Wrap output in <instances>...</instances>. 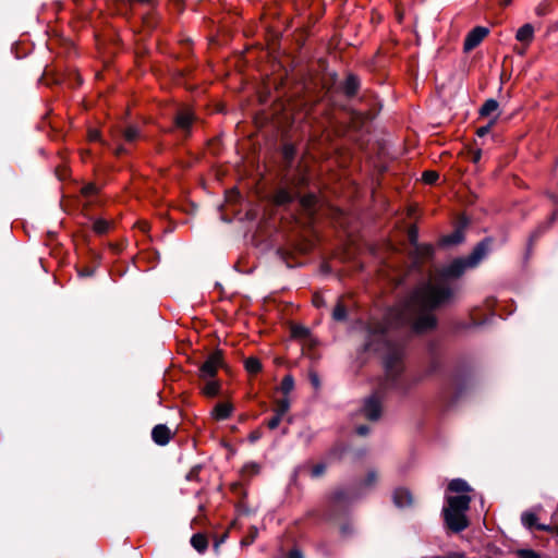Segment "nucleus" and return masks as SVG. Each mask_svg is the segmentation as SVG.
<instances>
[{"instance_id": "nucleus-14", "label": "nucleus", "mask_w": 558, "mask_h": 558, "mask_svg": "<svg viewBox=\"0 0 558 558\" xmlns=\"http://www.w3.org/2000/svg\"><path fill=\"white\" fill-rule=\"evenodd\" d=\"M191 544L198 553H204L208 546L207 538L199 533L192 536Z\"/></svg>"}, {"instance_id": "nucleus-48", "label": "nucleus", "mask_w": 558, "mask_h": 558, "mask_svg": "<svg viewBox=\"0 0 558 558\" xmlns=\"http://www.w3.org/2000/svg\"><path fill=\"white\" fill-rule=\"evenodd\" d=\"M124 151H125L124 147L119 146V147L116 149L114 154H116L117 156H119V155L123 154Z\"/></svg>"}, {"instance_id": "nucleus-32", "label": "nucleus", "mask_w": 558, "mask_h": 558, "mask_svg": "<svg viewBox=\"0 0 558 558\" xmlns=\"http://www.w3.org/2000/svg\"><path fill=\"white\" fill-rule=\"evenodd\" d=\"M378 480V474L376 471H369L364 480L365 486L374 485Z\"/></svg>"}, {"instance_id": "nucleus-34", "label": "nucleus", "mask_w": 558, "mask_h": 558, "mask_svg": "<svg viewBox=\"0 0 558 558\" xmlns=\"http://www.w3.org/2000/svg\"><path fill=\"white\" fill-rule=\"evenodd\" d=\"M283 416L275 413V415L267 422V426L270 428V429H275L279 426L281 420H282Z\"/></svg>"}, {"instance_id": "nucleus-56", "label": "nucleus", "mask_w": 558, "mask_h": 558, "mask_svg": "<svg viewBox=\"0 0 558 558\" xmlns=\"http://www.w3.org/2000/svg\"><path fill=\"white\" fill-rule=\"evenodd\" d=\"M319 303H320V300H318V298L315 299V305H318Z\"/></svg>"}, {"instance_id": "nucleus-49", "label": "nucleus", "mask_w": 558, "mask_h": 558, "mask_svg": "<svg viewBox=\"0 0 558 558\" xmlns=\"http://www.w3.org/2000/svg\"><path fill=\"white\" fill-rule=\"evenodd\" d=\"M481 158V153L480 151H476L474 155H473V161L474 162H477Z\"/></svg>"}, {"instance_id": "nucleus-47", "label": "nucleus", "mask_w": 558, "mask_h": 558, "mask_svg": "<svg viewBox=\"0 0 558 558\" xmlns=\"http://www.w3.org/2000/svg\"><path fill=\"white\" fill-rule=\"evenodd\" d=\"M292 155H293V149L291 147H286L284 148L286 158L290 159V158H292Z\"/></svg>"}, {"instance_id": "nucleus-53", "label": "nucleus", "mask_w": 558, "mask_h": 558, "mask_svg": "<svg viewBox=\"0 0 558 558\" xmlns=\"http://www.w3.org/2000/svg\"><path fill=\"white\" fill-rule=\"evenodd\" d=\"M141 228H142L143 231H147L148 230V225L146 222H143L141 225Z\"/></svg>"}, {"instance_id": "nucleus-43", "label": "nucleus", "mask_w": 558, "mask_h": 558, "mask_svg": "<svg viewBox=\"0 0 558 558\" xmlns=\"http://www.w3.org/2000/svg\"><path fill=\"white\" fill-rule=\"evenodd\" d=\"M436 558H465L464 555L460 554V553H450L448 555H445V556H438Z\"/></svg>"}, {"instance_id": "nucleus-42", "label": "nucleus", "mask_w": 558, "mask_h": 558, "mask_svg": "<svg viewBox=\"0 0 558 558\" xmlns=\"http://www.w3.org/2000/svg\"><path fill=\"white\" fill-rule=\"evenodd\" d=\"M94 271H95L94 268L86 267L84 269L78 270V274L82 277H89V276L94 275Z\"/></svg>"}, {"instance_id": "nucleus-24", "label": "nucleus", "mask_w": 558, "mask_h": 558, "mask_svg": "<svg viewBox=\"0 0 558 558\" xmlns=\"http://www.w3.org/2000/svg\"><path fill=\"white\" fill-rule=\"evenodd\" d=\"M461 241H462V233L460 230H457L452 234L445 236L441 242L445 245H450V244H458Z\"/></svg>"}, {"instance_id": "nucleus-26", "label": "nucleus", "mask_w": 558, "mask_h": 558, "mask_svg": "<svg viewBox=\"0 0 558 558\" xmlns=\"http://www.w3.org/2000/svg\"><path fill=\"white\" fill-rule=\"evenodd\" d=\"M300 203L304 209L310 211L316 203V196L313 194L304 195L301 197Z\"/></svg>"}, {"instance_id": "nucleus-36", "label": "nucleus", "mask_w": 558, "mask_h": 558, "mask_svg": "<svg viewBox=\"0 0 558 558\" xmlns=\"http://www.w3.org/2000/svg\"><path fill=\"white\" fill-rule=\"evenodd\" d=\"M96 192H97V187H96V185H95V184H92V183H89V184L85 185V186L82 189V193H83V195H85V196L94 195V194H96Z\"/></svg>"}, {"instance_id": "nucleus-8", "label": "nucleus", "mask_w": 558, "mask_h": 558, "mask_svg": "<svg viewBox=\"0 0 558 558\" xmlns=\"http://www.w3.org/2000/svg\"><path fill=\"white\" fill-rule=\"evenodd\" d=\"M172 436L173 433L167 425L163 424L156 425L151 430V438L159 446L167 445Z\"/></svg>"}, {"instance_id": "nucleus-31", "label": "nucleus", "mask_w": 558, "mask_h": 558, "mask_svg": "<svg viewBox=\"0 0 558 558\" xmlns=\"http://www.w3.org/2000/svg\"><path fill=\"white\" fill-rule=\"evenodd\" d=\"M438 173L436 171H425L423 172V180L425 183L433 184L438 179Z\"/></svg>"}, {"instance_id": "nucleus-51", "label": "nucleus", "mask_w": 558, "mask_h": 558, "mask_svg": "<svg viewBox=\"0 0 558 558\" xmlns=\"http://www.w3.org/2000/svg\"><path fill=\"white\" fill-rule=\"evenodd\" d=\"M225 538H226V535H225L222 538H220V541H218V542L215 544V548H216V549H218V548H219V545L225 541Z\"/></svg>"}, {"instance_id": "nucleus-20", "label": "nucleus", "mask_w": 558, "mask_h": 558, "mask_svg": "<svg viewBox=\"0 0 558 558\" xmlns=\"http://www.w3.org/2000/svg\"><path fill=\"white\" fill-rule=\"evenodd\" d=\"M498 102L495 99H488L485 101L483 107L481 108L482 116H490L493 112L497 111Z\"/></svg>"}, {"instance_id": "nucleus-19", "label": "nucleus", "mask_w": 558, "mask_h": 558, "mask_svg": "<svg viewBox=\"0 0 558 558\" xmlns=\"http://www.w3.org/2000/svg\"><path fill=\"white\" fill-rule=\"evenodd\" d=\"M359 81L355 76H349L344 84V92L348 96H353L357 92Z\"/></svg>"}, {"instance_id": "nucleus-33", "label": "nucleus", "mask_w": 558, "mask_h": 558, "mask_svg": "<svg viewBox=\"0 0 558 558\" xmlns=\"http://www.w3.org/2000/svg\"><path fill=\"white\" fill-rule=\"evenodd\" d=\"M519 558H537L538 554L532 549H520L517 551Z\"/></svg>"}, {"instance_id": "nucleus-9", "label": "nucleus", "mask_w": 558, "mask_h": 558, "mask_svg": "<svg viewBox=\"0 0 558 558\" xmlns=\"http://www.w3.org/2000/svg\"><path fill=\"white\" fill-rule=\"evenodd\" d=\"M534 37V27L531 24H524L521 26L515 35L517 40L521 43H531Z\"/></svg>"}, {"instance_id": "nucleus-17", "label": "nucleus", "mask_w": 558, "mask_h": 558, "mask_svg": "<svg viewBox=\"0 0 558 558\" xmlns=\"http://www.w3.org/2000/svg\"><path fill=\"white\" fill-rule=\"evenodd\" d=\"M290 409V401L288 398H282L276 401L274 413L284 416Z\"/></svg>"}, {"instance_id": "nucleus-41", "label": "nucleus", "mask_w": 558, "mask_h": 558, "mask_svg": "<svg viewBox=\"0 0 558 558\" xmlns=\"http://www.w3.org/2000/svg\"><path fill=\"white\" fill-rule=\"evenodd\" d=\"M492 124H493V123H489V124H488V125H486V126L478 128V129H477V131H476L477 135H478V136H484V135H486V134L489 132V130H490V128H492Z\"/></svg>"}, {"instance_id": "nucleus-11", "label": "nucleus", "mask_w": 558, "mask_h": 558, "mask_svg": "<svg viewBox=\"0 0 558 558\" xmlns=\"http://www.w3.org/2000/svg\"><path fill=\"white\" fill-rule=\"evenodd\" d=\"M232 405L230 403H218L213 411L217 420H226L231 415Z\"/></svg>"}, {"instance_id": "nucleus-28", "label": "nucleus", "mask_w": 558, "mask_h": 558, "mask_svg": "<svg viewBox=\"0 0 558 558\" xmlns=\"http://www.w3.org/2000/svg\"><path fill=\"white\" fill-rule=\"evenodd\" d=\"M258 530L255 526L250 529L248 534L241 541V545L248 546L251 545L255 538L257 537Z\"/></svg>"}, {"instance_id": "nucleus-40", "label": "nucleus", "mask_w": 558, "mask_h": 558, "mask_svg": "<svg viewBox=\"0 0 558 558\" xmlns=\"http://www.w3.org/2000/svg\"><path fill=\"white\" fill-rule=\"evenodd\" d=\"M244 470L252 474H256L259 470V466L255 463H251V464L245 465Z\"/></svg>"}, {"instance_id": "nucleus-35", "label": "nucleus", "mask_w": 558, "mask_h": 558, "mask_svg": "<svg viewBox=\"0 0 558 558\" xmlns=\"http://www.w3.org/2000/svg\"><path fill=\"white\" fill-rule=\"evenodd\" d=\"M292 333L294 337L305 338L308 335V330L305 327L296 326L293 327Z\"/></svg>"}, {"instance_id": "nucleus-54", "label": "nucleus", "mask_w": 558, "mask_h": 558, "mask_svg": "<svg viewBox=\"0 0 558 558\" xmlns=\"http://www.w3.org/2000/svg\"><path fill=\"white\" fill-rule=\"evenodd\" d=\"M372 347H373V342H372V341H369V342L367 343V348H368V349H371Z\"/></svg>"}, {"instance_id": "nucleus-38", "label": "nucleus", "mask_w": 558, "mask_h": 558, "mask_svg": "<svg viewBox=\"0 0 558 558\" xmlns=\"http://www.w3.org/2000/svg\"><path fill=\"white\" fill-rule=\"evenodd\" d=\"M335 501H341L345 498V492L342 489L336 490L332 495Z\"/></svg>"}, {"instance_id": "nucleus-39", "label": "nucleus", "mask_w": 558, "mask_h": 558, "mask_svg": "<svg viewBox=\"0 0 558 558\" xmlns=\"http://www.w3.org/2000/svg\"><path fill=\"white\" fill-rule=\"evenodd\" d=\"M310 380L312 383V385L315 387V388H318L320 383H319V378H318V375L316 373H311L310 374Z\"/></svg>"}, {"instance_id": "nucleus-25", "label": "nucleus", "mask_w": 558, "mask_h": 558, "mask_svg": "<svg viewBox=\"0 0 558 558\" xmlns=\"http://www.w3.org/2000/svg\"><path fill=\"white\" fill-rule=\"evenodd\" d=\"M110 228V223L105 219H97L94 222L93 229L96 233L104 234L106 233Z\"/></svg>"}, {"instance_id": "nucleus-58", "label": "nucleus", "mask_w": 558, "mask_h": 558, "mask_svg": "<svg viewBox=\"0 0 558 558\" xmlns=\"http://www.w3.org/2000/svg\"><path fill=\"white\" fill-rule=\"evenodd\" d=\"M510 2H511V0H505L506 4H509Z\"/></svg>"}, {"instance_id": "nucleus-52", "label": "nucleus", "mask_w": 558, "mask_h": 558, "mask_svg": "<svg viewBox=\"0 0 558 558\" xmlns=\"http://www.w3.org/2000/svg\"><path fill=\"white\" fill-rule=\"evenodd\" d=\"M225 538H226V535H225L222 538H220V541H218V542L215 544V548H216V549H218V548H219V545L225 541Z\"/></svg>"}, {"instance_id": "nucleus-13", "label": "nucleus", "mask_w": 558, "mask_h": 558, "mask_svg": "<svg viewBox=\"0 0 558 558\" xmlns=\"http://www.w3.org/2000/svg\"><path fill=\"white\" fill-rule=\"evenodd\" d=\"M205 381L206 383H205L204 387L202 388L203 393L207 397L217 396L219 392V388H220L219 383L214 380V378L206 379Z\"/></svg>"}, {"instance_id": "nucleus-15", "label": "nucleus", "mask_w": 558, "mask_h": 558, "mask_svg": "<svg viewBox=\"0 0 558 558\" xmlns=\"http://www.w3.org/2000/svg\"><path fill=\"white\" fill-rule=\"evenodd\" d=\"M140 136H141L140 129L135 125H129L123 131V138L128 143H133V142L137 141L140 138Z\"/></svg>"}, {"instance_id": "nucleus-29", "label": "nucleus", "mask_w": 558, "mask_h": 558, "mask_svg": "<svg viewBox=\"0 0 558 558\" xmlns=\"http://www.w3.org/2000/svg\"><path fill=\"white\" fill-rule=\"evenodd\" d=\"M418 238V230L415 226H411L408 230V239L410 243L412 244L413 248L418 244L417 243Z\"/></svg>"}, {"instance_id": "nucleus-16", "label": "nucleus", "mask_w": 558, "mask_h": 558, "mask_svg": "<svg viewBox=\"0 0 558 558\" xmlns=\"http://www.w3.org/2000/svg\"><path fill=\"white\" fill-rule=\"evenodd\" d=\"M332 318L337 322L345 320L347 318V306L342 300H339L332 311Z\"/></svg>"}, {"instance_id": "nucleus-2", "label": "nucleus", "mask_w": 558, "mask_h": 558, "mask_svg": "<svg viewBox=\"0 0 558 558\" xmlns=\"http://www.w3.org/2000/svg\"><path fill=\"white\" fill-rule=\"evenodd\" d=\"M447 506L442 509L444 520L447 527L459 533L469 526L466 511L470 508L471 497L457 495L447 497Z\"/></svg>"}, {"instance_id": "nucleus-44", "label": "nucleus", "mask_w": 558, "mask_h": 558, "mask_svg": "<svg viewBox=\"0 0 558 558\" xmlns=\"http://www.w3.org/2000/svg\"><path fill=\"white\" fill-rule=\"evenodd\" d=\"M368 430H369V429H368V427H367V426H365V425H361V426H359V427L356 428V433H357L359 435H361V436H365V435H367V434H368Z\"/></svg>"}, {"instance_id": "nucleus-1", "label": "nucleus", "mask_w": 558, "mask_h": 558, "mask_svg": "<svg viewBox=\"0 0 558 558\" xmlns=\"http://www.w3.org/2000/svg\"><path fill=\"white\" fill-rule=\"evenodd\" d=\"M488 250V242H480L468 258L454 259L434 274L427 282L418 286L403 304L388 313L385 325L369 328L371 333L384 339L381 354L388 379L395 380L403 372V350L400 344L386 340V329L403 325H410L417 333L433 329L436 318L432 311L452 298L454 293L452 281L458 279L466 268L475 267Z\"/></svg>"}, {"instance_id": "nucleus-46", "label": "nucleus", "mask_w": 558, "mask_h": 558, "mask_svg": "<svg viewBox=\"0 0 558 558\" xmlns=\"http://www.w3.org/2000/svg\"><path fill=\"white\" fill-rule=\"evenodd\" d=\"M288 558H303V555L299 550H291Z\"/></svg>"}, {"instance_id": "nucleus-57", "label": "nucleus", "mask_w": 558, "mask_h": 558, "mask_svg": "<svg viewBox=\"0 0 558 558\" xmlns=\"http://www.w3.org/2000/svg\"><path fill=\"white\" fill-rule=\"evenodd\" d=\"M555 533L558 535V525L555 526Z\"/></svg>"}, {"instance_id": "nucleus-18", "label": "nucleus", "mask_w": 558, "mask_h": 558, "mask_svg": "<svg viewBox=\"0 0 558 558\" xmlns=\"http://www.w3.org/2000/svg\"><path fill=\"white\" fill-rule=\"evenodd\" d=\"M292 199L293 196L286 190H279L274 196V201L277 205L289 204Z\"/></svg>"}, {"instance_id": "nucleus-4", "label": "nucleus", "mask_w": 558, "mask_h": 558, "mask_svg": "<svg viewBox=\"0 0 558 558\" xmlns=\"http://www.w3.org/2000/svg\"><path fill=\"white\" fill-rule=\"evenodd\" d=\"M488 35V29L483 26L473 28L465 37L464 51L469 52L477 47L482 40Z\"/></svg>"}, {"instance_id": "nucleus-37", "label": "nucleus", "mask_w": 558, "mask_h": 558, "mask_svg": "<svg viewBox=\"0 0 558 558\" xmlns=\"http://www.w3.org/2000/svg\"><path fill=\"white\" fill-rule=\"evenodd\" d=\"M88 140L89 141H101L100 132L98 130H89L88 131Z\"/></svg>"}, {"instance_id": "nucleus-45", "label": "nucleus", "mask_w": 558, "mask_h": 558, "mask_svg": "<svg viewBox=\"0 0 558 558\" xmlns=\"http://www.w3.org/2000/svg\"><path fill=\"white\" fill-rule=\"evenodd\" d=\"M536 529L539 531L555 532V527H551L550 525H545V524H537Z\"/></svg>"}, {"instance_id": "nucleus-22", "label": "nucleus", "mask_w": 558, "mask_h": 558, "mask_svg": "<svg viewBox=\"0 0 558 558\" xmlns=\"http://www.w3.org/2000/svg\"><path fill=\"white\" fill-rule=\"evenodd\" d=\"M521 521L523 525L527 529H532L533 526L536 527L537 517L536 514L532 512H524L522 513Z\"/></svg>"}, {"instance_id": "nucleus-30", "label": "nucleus", "mask_w": 558, "mask_h": 558, "mask_svg": "<svg viewBox=\"0 0 558 558\" xmlns=\"http://www.w3.org/2000/svg\"><path fill=\"white\" fill-rule=\"evenodd\" d=\"M327 465L325 463H317L312 468L311 475L313 477H319L325 473Z\"/></svg>"}, {"instance_id": "nucleus-55", "label": "nucleus", "mask_w": 558, "mask_h": 558, "mask_svg": "<svg viewBox=\"0 0 558 558\" xmlns=\"http://www.w3.org/2000/svg\"><path fill=\"white\" fill-rule=\"evenodd\" d=\"M319 303H320V300H318V298L315 299V305H318Z\"/></svg>"}, {"instance_id": "nucleus-27", "label": "nucleus", "mask_w": 558, "mask_h": 558, "mask_svg": "<svg viewBox=\"0 0 558 558\" xmlns=\"http://www.w3.org/2000/svg\"><path fill=\"white\" fill-rule=\"evenodd\" d=\"M551 11V4L550 2L548 1H543L541 2L536 8H535V13L536 15L538 16H545L547 15L549 12Z\"/></svg>"}, {"instance_id": "nucleus-6", "label": "nucleus", "mask_w": 558, "mask_h": 558, "mask_svg": "<svg viewBox=\"0 0 558 558\" xmlns=\"http://www.w3.org/2000/svg\"><path fill=\"white\" fill-rule=\"evenodd\" d=\"M195 120L193 112L190 109H182L175 116V126L183 131L186 135L191 131V126Z\"/></svg>"}, {"instance_id": "nucleus-5", "label": "nucleus", "mask_w": 558, "mask_h": 558, "mask_svg": "<svg viewBox=\"0 0 558 558\" xmlns=\"http://www.w3.org/2000/svg\"><path fill=\"white\" fill-rule=\"evenodd\" d=\"M363 413L365 417L372 421H376L380 417L381 403L377 396H372L365 401Z\"/></svg>"}, {"instance_id": "nucleus-21", "label": "nucleus", "mask_w": 558, "mask_h": 558, "mask_svg": "<svg viewBox=\"0 0 558 558\" xmlns=\"http://www.w3.org/2000/svg\"><path fill=\"white\" fill-rule=\"evenodd\" d=\"M245 368L248 373L256 374L262 369L259 360L255 357H248L245 361Z\"/></svg>"}, {"instance_id": "nucleus-12", "label": "nucleus", "mask_w": 558, "mask_h": 558, "mask_svg": "<svg viewBox=\"0 0 558 558\" xmlns=\"http://www.w3.org/2000/svg\"><path fill=\"white\" fill-rule=\"evenodd\" d=\"M433 246L429 244H417L412 251L417 259L428 258L433 255Z\"/></svg>"}, {"instance_id": "nucleus-7", "label": "nucleus", "mask_w": 558, "mask_h": 558, "mask_svg": "<svg viewBox=\"0 0 558 558\" xmlns=\"http://www.w3.org/2000/svg\"><path fill=\"white\" fill-rule=\"evenodd\" d=\"M392 499L398 508H407L413 505V495L408 488L399 487L393 490Z\"/></svg>"}, {"instance_id": "nucleus-10", "label": "nucleus", "mask_w": 558, "mask_h": 558, "mask_svg": "<svg viewBox=\"0 0 558 558\" xmlns=\"http://www.w3.org/2000/svg\"><path fill=\"white\" fill-rule=\"evenodd\" d=\"M448 490L460 495H466V493L471 492V487L464 480L456 478L449 483Z\"/></svg>"}, {"instance_id": "nucleus-3", "label": "nucleus", "mask_w": 558, "mask_h": 558, "mask_svg": "<svg viewBox=\"0 0 558 558\" xmlns=\"http://www.w3.org/2000/svg\"><path fill=\"white\" fill-rule=\"evenodd\" d=\"M222 354L215 351L208 355L206 361L199 367V378L203 380L211 379L216 376L218 369L222 366Z\"/></svg>"}, {"instance_id": "nucleus-50", "label": "nucleus", "mask_w": 558, "mask_h": 558, "mask_svg": "<svg viewBox=\"0 0 558 558\" xmlns=\"http://www.w3.org/2000/svg\"><path fill=\"white\" fill-rule=\"evenodd\" d=\"M258 438H259V435H258L257 433H253V434H251V436H250L251 441H255V440H257Z\"/></svg>"}, {"instance_id": "nucleus-23", "label": "nucleus", "mask_w": 558, "mask_h": 558, "mask_svg": "<svg viewBox=\"0 0 558 558\" xmlns=\"http://www.w3.org/2000/svg\"><path fill=\"white\" fill-rule=\"evenodd\" d=\"M294 388V379L291 375H287L283 377L282 381H281V385H280V390L284 393V395H288L290 393Z\"/></svg>"}]
</instances>
